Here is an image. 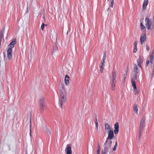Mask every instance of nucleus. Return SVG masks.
Returning a JSON list of instances; mask_svg holds the SVG:
<instances>
[{"label":"nucleus","mask_w":154,"mask_h":154,"mask_svg":"<svg viewBox=\"0 0 154 154\" xmlns=\"http://www.w3.org/2000/svg\"><path fill=\"white\" fill-rule=\"evenodd\" d=\"M140 22V28L141 30L143 31V32L144 33V32H146V27L143 24V20H141Z\"/></svg>","instance_id":"15"},{"label":"nucleus","mask_w":154,"mask_h":154,"mask_svg":"<svg viewBox=\"0 0 154 154\" xmlns=\"http://www.w3.org/2000/svg\"><path fill=\"white\" fill-rule=\"evenodd\" d=\"M154 58V50H153L152 51L151 55L150 56V63L152 64V61L153 60V58Z\"/></svg>","instance_id":"19"},{"label":"nucleus","mask_w":154,"mask_h":154,"mask_svg":"<svg viewBox=\"0 0 154 154\" xmlns=\"http://www.w3.org/2000/svg\"><path fill=\"white\" fill-rule=\"evenodd\" d=\"M134 67L133 68V71L134 74H133V78L134 79H137V76L139 74V70L137 65L135 63L134 64Z\"/></svg>","instance_id":"5"},{"label":"nucleus","mask_w":154,"mask_h":154,"mask_svg":"<svg viewBox=\"0 0 154 154\" xmlns=\"http://www.w3.org/2000/svg\"><path fill=\"white\" fill-rule=\"evenodd\" d=\"M134 78H133L131 79V83H132V87H136L135 82L134 80Z\"/></svg>","instance_id":"25"},{"label":"nucleus","mask_w":154,"mask_h":154,"mask_svg":"<svg viewBox=\"0 0 154 154\" xmlns=\"http://www.w3.org/2000/svg\"><path fill=\"white\" fill-rule=\"evenodd\" d=\"M137 46H134V49L133 50V52L135 53L137 51Z\"/></svg>","instance_id":"31"},{"label":"nucleus","mask_w":154,"mask_h":154,"mask_svg":"<svg viewBox=\"0 0 154 154\" xmlns=\"http://www.w3.org/2000/svg\"><path fill=\"white\" fill-rule=\"evenodd\" d=\"M102 66V64L100 66V71L101 73H102L103 72V66Z\"/></svg>","instance_id":"26"},{"label":"nucleus","mask_w":154,"mask_h":154,"mask_svg":"<svg viewBox=\"0 0 154 154\" xmlns=\"http://www.w3.org/2000/svg\"><path fill=\"white\" fill-rule=\"evenodd\" d=\"M95 127L96 129V130L97 131H98V123L97 121V117H96L95 118Z\"/></svg>","instance_id":"22"},{"label":"nucleus","mask_w":154,"mask_h":154,"mask_svg":"<svg viewBox=\"0 0 154 154\" xmlns=\"http://www.w3.org/2000/svg\"><path fill=\"white\" fill-rule=\"evenodd\" d=\"M16 43V39L14 38L8 46L9 48L7 50V57L9 60H10L12 58V48L14 47Z\"/></svg>","instance_id":"1"},{"label":"nucleus","mask_w":154,"mask_h":154,"mask_svg":"<svg viewBox=\"0 0 154 154\" xmlns=\"http://www.w3.org/2000/svg\"><path fill=\"white\" fill-rule=\"evenodd\" d=\"M38 106L40 108L41 112H42L46 107L45 104V100L42 96H40L39 97Z\"/></svg>","instance_id":"4"},{"label":"nucleus","mask_w":154,"mask_h":154,"mask_svg":"<svg viewBox=\"0 0 154 154\" xmlns=\"http://www.w3.org/2000/svg\"><path fill=\"white\" fill-rule=\"evenodd\" d=\"M68 31L67 32V34H68Z\"/></svg>","instance_id":"51"},{"label":"nucleus","mask_w":154,"mask_h":154,"mask_svg":"<svg viewBox=\"0 0 154 154\" xmlns=\"http://www.w3.org/2000/svg\"><path fill=\"white\" fill-rule=\"evenodd\" d=\"M60 96H66V92L64 87L59 88Z\"/></svg>","instance_id":"10"},{"label":"nucleus","mask_w":154,"mask_h":154,"mask_svg":"<svg viewBox=\"0 0 154 154\" xmlns=\"http://www.w3.org/2000/svg\"><path fill=\"white\" fill-rule=\"evenodd\" d=\"M134 110L135 113L137 114H138V109L137 108V105L136 104H134L133 106Z\"/></svg>","instance_id":"21"},{"label":"nucleus","mask_w":154,"mask_h":154,"mask_svg":"<svg viewBox=\"0 0 154 154\" xmlns=\"http://www.w3.org/2000/svg\"><path fill=\"white\" fill-rule=\"evenodd\" d=\"M59 85L60 86V87H63L64 85L63 83V82H60L59 84Z\"/></svg>","instance_id":"35"},{"label":"nucleus","mask_w":154,"mask_h":154,"mask_svg":"<svg viewBox=\"0 0 154 154\" xmlns=\"http://www.w3.org/2000/svg\"><path fill=\"white\" fill-rule=\"evenodd\" d=\"M114 136V134L113 131L112 130H110L109 131L108 136L107 138V139L111 140Z\"/></svg>","instance_id":"12"},{"label":"nucleus","mask_w":154,"mask_h":154,"mask_svg":"<svg viewBox=\"0 0 154 154\" xmlns=\"http://www.w3.org/2000/svg\"><path fill=\"white\" fill-rule=\"evenodd\" d=\"M126 77H127V75L125 74L124 80L126 78Z\"/></svg>","instance_id":"43"},{"label":"nucleus","mask_w":154,"mask_h":154,"mask_svg":"<svg viewBox=\"0 0 154 154\" xmlns=\"http://www.w3.org/2000/svg\"><path fill=\"white\" fill-rule=\"evenodd\" d=\"M66 100V96H60L59 99V106L60 108H62L63 104L65 102Z\"/></svg>","instance_id":"6"},{"label":"nucleus","mask_w":154,"mask_h":154,"mask_svg":"<svg viewBox=\"0 0 154 154\" xmlns=\"http://www.w3.org/2000/svg\"><path fill=\"white\" fill-rule=\"evenodd\" d=\"M100 151L99 150H97V154H100Z\"/></svg>","instance_id":"44"},{"label":"nucleus","mask_w":154,"mask_h":154,"mask_svg":"<svg viewBox=\"0 0 154 154\" xmlns=\"http://www.w3.org/2000/svg\"><path fill=\"white\" fill-rule=\"evenodd\" d=\"M106 55H103V59H106Z\"/></svg>","instance_id":"42"},{"label":"nucleus","mask_w":154,"mask_h":154,"mask_svg":"<svg viewBox=\"0 0 154 154\" xmlns=\"http://www.w3.org/2000/svg\"><path fill=\"white\" fill-rule=\"evenodd\" d=\"M148 0H144L143 5V9H145L146 8L148 3Z\"/></svg>","instance_id":"20"},{"label":"nucleus","mask_w":154,"mask_h":154,"mask_svg":"<svg viewBox=\"0 0 154 154\" xmlns=\"http://www.w3.org/2000/svg\"><path fill=\"white\" fill-rule=\"evenodd\" d=\"M65 151L66 154H72L71 147L70 144H67L66 146Z\"/></svg>","instance_id":"11"},{"label":"nucleus","mask_w":154,"mask_h":154,"mask_svg":"<svg viewBox=\"0 0 154 154\" xmlns=\"http://www.w3.org/2000/svg\"><path fill=\"white\" fill-rule=\"evenodd\" d=\"M45 26H47V24L45 25Z\"/></svg>","instance_id":"50"},{"label":"nucleus","mask_w":154,"mask_h":154,"mask_svg":"<svg viewBox=\"0 0 154 154\" xmlns=\"http://www.w3.org/2000/svg\"><path fill=\"white\" fill-rule=\"evenodd\" d=\"M145 119L144 118H143L140 122L139 129L140 131H143V128L145 127Z\"/></svg>","instance_id":"8"},{"label":"nucleus","mask_w":154,"mask_h":154,"mask_svg":"<svg viewBox=\"0 0 154 154\" xmlns=\"http://www.w3.org/2000/svg\"><path fill=\"white\" fill-rule=\"evenodd\" d=\"M116 74L114 72H112V79L111 82L112 87H115L116 80Z\"/></svg>","instance_id":"9"},{"label":"nucleus","mask_w":154,"mask_h":154,"mask_svg":"<svg viewBox=\"0 0 154 154\" xmlns=\"http://www.w3.org/2000/svg\"><path fill=\"white\" fill-rule=\"evenodd\" d=\"M69 79L70 78L69 75H66L65 78V82L66 85L69 84Z\"/></svg>","instance_id":"16"},{"label":"nucleus","mask_w":154,"mask_h":154,"mask_svg":"<svg viewBox=\"0 0 154 154\" xmlns=\"http://www.w3.org/2000/svg\"><path fill=\"white\" fill-rule=\"evenodd\" d=\"M30 133H29V134H30V136L31 137V119H30Z\"/></svg>","instance_id":"30"},{"label":"nucleus","mask_w":154,"mask_h":154,"mask_svg":"<svg viewBox=\"0 0 154 154\" xmlns=\"http://www.w3.org/2000/svg\"><path fill=\"white\" fill-rule=\"evenodd\" d=\"M137 41H135L134 43V46H137Z\"/></svg>","instance_id":"37"},{"label":"nucleus","mask_w":154,"mask_h":154,"mask_svg":"<svg viewBox=\"0 0 154 154\" xmlns=\"http://www.w3.org/2000/svg\"><path fill=\"white\" fill-rule=\"evenodd\" d=\"M103 55H106V51H104Z\"/></svg>","instance_id":"45"},{"label":"nucleus","mask_w":154,"mask_h":154,"mask_svg":"<svg viewBox=\"0 0 154 154\" xmlns=\"http://www.w3.org/2000/svg\"><path fill=\"white\" fill-rule=\"evenodd\" d=\"M4 56L5 58V54H4Z\"/></svg>","instance_id":"48"},{"label":"nucleus","mask_w":154,"mask_h":154,"mask_svg":"<svg viewBox=\"0 0 154 154\" xmlns=\"http://www.w3.org/2000/svg\"><path fill=\"white\" fill-rule=\"evenodd\" d=\"M146 33L144 32L142 33L141 35L140 36V42L141 45H143L144 43L146 41Z\"/></svg>","instance_id":"7"},{"label":"nucleus","mask_w":154,"mask_h":154,"mask_svg":"<svg viewBox=\"0 0 154 154\" xmlns=\"http://www.w3.org/2000/svg\"><path fill=\"white\" fill-rule=\"evenodd\" d=\"M46 131L48 134H51V130L47 128L46 129Z\"/></svg>","instance_id":"28"},{"label":"nucleus","mask_w":154,"mask_h":154,"mask_svg":"<svg viewBox=\"0 0 154 154\" xmlns=\"http://www.w3.org/2000/svg\"><path fill=\"white\" fill-rule=\"evenodd\" d=\"M142 61V59L140 56H139V58L137 60V63L138 66L142 68L141 62Z\"/></svg>","instance_id":"17"},{"label":"nucleus","mask_w":154,"mask_h":154,"mask_svg":"<svg viewBox=\"0 0 154 154\" xmlns=\"http://www.w3.org/2000/svg\"><path fill=\"white\" fill-rule=\"evenodd\" d=\"M146 49L147 51H149V47L148 45L147 44L146 45Z\"/></svg>","instance_id":"38"},{"label":"nucleus","mask_w":154,"mask_h":154,"mask_svg":"<svg viewBox=\"0 0 154 154\" xmlns=\"http://www.w3.org/2000/svg\"><path fill=\"white\" fill-rule=\"evenodd\" d=\"M5 28L3 27L0 32V37H2L5 32Z\"/></svg>","instance_id":"23"},{"label":"nucleus","mask_w":154,"mask_h":154,"mask_svg":"<svg viewBox=\"0 0 154 154\" xmlns=\"http://www.w3.org/2000/svg\"><path fill=\"white\" fill-rule=\"evenodd\" d=\"M112 143L111 140L106 139V140L104 143V149L101 151V154H107V153L110 149Z\"/></svg>","instance_id":"2"},{"label":"nucleus","mask_w":154,"mask_h":154,"mask_svg":"<svg viewBox=\"0 0 154 154\" xmlns=\"http://www.w3.org/2000/svg\"><path fill=\"white\" fill-rule=\"evenodd\" d=\"M44 26H45V24H44V23H43L42 24V25H41V29L42 30H43V29H44Z\"/></svg>","instance_id":"33"},{"label":"nucleus","mask_w":154,"mask_h":154,"mask_svg":"<svg viewBox=\"0 0 154 154\" xmlns=\"http://www.w3.org/2000/svg\"><path fill=\"white\" fill-rule=\"evenodd\" d=\"M145 25L147 29L151 30L154 25V21L152 19H149L148 16L146 17L145 19Z\"/></svg>","instance_id":"3"},{"label":"nucleus","mask_w":154,"mask_h":154,"mask_svg":"<svg viewBox=\"0 0 154 154\" xmlns=\"http://www.w3.org/2000/svg\"><path fill=\"white\" fill-rule=\"evenodd\" d=\"M28 7H27V11H26V13H27V11H28Z\"/></svg>","instance_id":"49"},{"label":"nucleus","mask_w":154,"mask_h":154,"mask_svg":"<svg viewBox=\"0 0 154 154\" xmlns=\"http://www.w3.org/2000/svg\"><path fill=\"white\" fill-rule=\"evenodd\" d=\"M104 126L106 131H110L111 129V127L108 123H105L104 124Z\"/></svg>","instance_id":"18"},{"label":"nucleus","mask_w":154,"mask_h":154,"mask_svg":"<svg viewBox=\"0 0 154 154\" xmlns=\"http://www.w3.org/2000/svg\"><path fill=\"white\" fill-rule=\"evenodd\" d=\"M58 45V43L57 42V38H56V41L55 42V45Z\"/></svg>","instance_id":"41"},{"label":"nucleus","mask_w":154,"mask_h":154,"mask_svg":"<svg viewBox=\"0 0 154 154\" xmlns=\"http://www.w3.org/2000/svg\"><path fill=\"white\" fill-rule=\"evenodd\" d=\"M135 95H137L140 92V90L139 87H133V89H131Z\"/></svg>","instance_id":"14"},{"label":"nucleus","mask_w":154,"mask_h":154,"mask_svg":"<svg viewBox=\"0 0 154 154\" xmlns=\"http://www.w3.org/2000/svg\"><path fill=\"white\" fill-rule=\"evenodd\" d=\"M100 145L99 143H98V144H97V150H99V151H100Z\"/></svg>","instance_id":"34"},{"label":"nucleus","mask_w":154,"mask_h":154,"mask_svg":"<svg viewBox=\"0 0 154 154\" xmlns=\"http://www.w3.org/2000/svg\"><path fill=\"white\" fill-rule=\"evenodd\" d=\"M58 49L57 45H54L53 47V50L52 51V53L53 54Z\"/></svg>","instance_id":"24"},{"label":"nucleus","mask_w":154,"mask_h":154,"mask_svg":"<svg viewBox=\"0 0 154 154\" xmlns=\"http://www.w3.org/2000/svg\"><path fill=\"white\" fill-rule=\"evenodd\" d=\"M2 37H0V42H1L2 41Z\"/></svg>","instance_id":"46"},{"label":"nucleus","mask_w":154,"mask_h":154,"mask_svg":"<svg viewBox=\"0 0 154 154\" xmlns=\"http://www.w3.org/2000/svg\"><path fill=\"white\" fill-rule=\"evenodd\" d=\"M142 131H140V130H139V133H138V139L140 140V137L141 136V134L142 133Z\"/></svg>","instance_id":"27"},{"label":"nucleus","mask_w":154,"mask_h":154,"mask_svg":"<svg viewBox=\"0 0 154 154\" xmlns=\"http://www.w3.org/2000/svg\"><path fill=\"white\" fill-rule=\"evenodd\" d=\"M112 90H114V87H112Z\"/></svg>","instance_id":"47"},{"label":"nucleus","mask_w":154,"mask_h":154,"mask_svg":"<svg viewBox=\"0 0 154 154\" xmlns=\"http://www.w3.org/2000/svg\"><path fill=\"white\" fill-rule=\"evenodd\" d=\"M154 75V71L153 70L152 71V75L151 76V79H152L153 78Z\"/></svg>","instance_id":"40"},{"label":"nucleus","mask_w":154,"mask_h":154,"mask_svg":"<svg viewBox=\"0 0 154 154\" xmlns=\"http://www.w3.org/2000/svg\"><path fill=\"white\" fill-rule=\"evenodd\" d=\"M119 124L118 122H116V123L114 125V133L115 134H117L118 133L119 131Z\"/></svg>","instance_id":"13"},{"label":"nucleus","mask_w":154,"mask_h":154,"mask_svg":"<svg viewBox=\"0 0 154 154\" xmlns=\"http://www.w3.org/2000/svg\"><path fill=\"white\" fill-rule=\"evenodd\" d=\"M149 61L148 60H147L146 61V66H147L148 65V64H149Z\"/></svg>","instance_id":"39"},{"label":"nucleus","mask_w":154,"mask_h":154,"mask_svg":"<svg viewBox=\"0 0 154 154\" xmlns=\"http://www.w3.org/2000/svg\"><path fill=\"white\" fill-rule=\"evenodd\" d=\"M105 60L106 59H102L103 62L102 63V66H105V64H104V63H105Z\"/></svg>","instance_id":"36"},{"label":"nucleus","mask_w":154,"mask_h":154,"mask_svg":"<svg viewBox=\"0 0 154 154\" xmlns=\"http://www.w3.org/2000/svg\"><path fill=\"white\" fill-rule=\"evenodd\" d=\"M114 3V0H112L111 2V5L110 6V7L113 8Z\"/></svg>","instance_id":"32"},{"label":"nucleus","mask_w":154,"mask_h":154,"mask_svg":"<svg viewBox=\"0 0 154 154\" xmlns=\"http://www.w3.org/2000/svg\"><path fill=\"white\" fill-rule=\"evenodd\" d=\"M117 146V141H116L115 145V146H114V148H113V150L114 151H115V150H116V147Z\"/></svg>","instance_id":"29"}]
</instances>
